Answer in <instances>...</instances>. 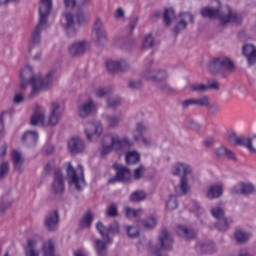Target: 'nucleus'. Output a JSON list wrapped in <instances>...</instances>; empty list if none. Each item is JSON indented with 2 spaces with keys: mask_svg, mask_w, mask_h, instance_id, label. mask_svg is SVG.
Instances as JSON below:
<instances>
[{
  "mask_svg": "<svg viewBox=\"0 0 256 256\" xmlns=\"http://www.w3.org/2000/svg\"><path fill=\"white\" fill-rule=\"evenodd\" d=\"M23 101H25V98L23 97V95H21V94H16V95L14 96V103L19 104V103H23Z\"/></svg>",
  "mask_w": 256,
  "mask_h": 256,
  "instance_id": "nucleus-64",
  "label": "nucleus"
},
{
  "mask_svg": "<svg viewBox=\"0 0 256 256\" xmlns=\"http://www.w3.org/2000/svg\"><path fill=\"white\" fill-rule=\"evenodd\" d=\"M92 39L101 47L107 43V32L105 31V26L103 25V20L97 18L94 22V26L92 29Z\"/></svg>",
  "mask_w": 256,
  "mask_h": 256,
  "instance_id": "nucleus-9",
  "label": "nucleus"
},
{
  "mask_svg": "<svg viewBox=\"0 0 256 256\" xmlns=\"http://www.w3.org/2000/svg\"><path fill=\"white\" fill-rule=\"evenodd\" d=\"M144 79H147L148 81H152L154 83L155 87L157 89H160V91H163V93H173V88L167 85V71L157 69V70H151L147 69L143 73Z\"/></svg>",
  "mask_w": 256,
  "mask_h": 256,
  "instance_id": "nucleus-5",
  "label": "nucleus"
},
{
  "mask_svg": "<svg viewBox=\"0 0 256 256\" xmlns=\"http://www.w3.org/2000/svg\"><path fill=\"white\" fill-rule=\"evenodd\" d=\"M138 23H139V17H135L132 20H130L129 27H130L131 31H133V29H135V27H137Z\"/></svg>",
  "mask_w": 256,
  "mask_h": 256,
  "instance_id": "nucleus-63",
  "label": "nucleus"
},
{
  "mask_svg": "<svg viewBox=\"0 0 256 256\" xmlns=\"http://www.w3.org/2000/svg\"><path fill=\"white\" fill-rule=\"evenodd\" d=\"M106 123L108 127H110L111 129H115L116 127H119V124L121 123V116L107 115Z\"/></svg>",
  "mask_w": 256,
  "mask_h": 256,
  "instance_id": "nucleus-40",
  "label": "nucleus"
},
{
  "mask_svg": "<svg viewBox=\"0 0 256 256\" xmlns=\"http://www.w3.org/2000/svg\"><path fill=\"white\" fill-rule=\"evenodd\" d=\"M208 71L213 75H217V73H219L225 79L235 71V64L229 57L216 58L209 63Z\"/></svg>",
  "mask_w": 256,
  "mask_h": 256,
  "instance_id": "nucleus-6",
  "label": "nucleus"
},
{
  "mask_svg": "<svg viewBox=\"0 0 256 256\" xmlns=\"http://www.w3.org/2000/svg\"><path fill=\"white\" fill-rule=\"evenodd\" d=\"M216 155L217 157H225V155H227V148L224 146L219 147L216 149Z\"/></svg>",
  "mask_w": 256,
  "mask_h": 256,
  "instance_id": "nucleus-60",
  "label": "nucleus"
},
{
  "mask_svg": "<svg viewBox=\"0 0 256 256\" xmlns=\"http://www.w3.org/2000/svg\"><path fill=\"white\" fill-rule=\"evenodd\" d=\"M223 195V186L221 184L213 185L209 188L206 197L207 199H219Z\"/></svg>",
  "mask_w": 256,
  "mask_h": 256,
  "instance_id": "nucleus-31",
  "label": "nucleus"
},
{
  "mask_svg": "<svg viewBox=\"0 0 256 256\" xmlns=\"http://www.w3.org/2000/svg\"><path fill=\"white\" fill-rule=\"evenodd\" d=\"M39 139V134L35 131H26L22 136V141L28 147H33L37 145V141Z\"/></svg>",
  "mask_w": 256,
  "mask_h": 256,
  "instance_id": "nucleus-29",
  "label": "nucleus"
},
{
  "mask_svg": "<svg viewBox=\"0 0 256 256\" xmlns=\"http://www.w3.org/2000/svg\"><path fill=\"white\" fill-rule=\"evenodd\" d=\"M88 43L85 40L74 42L69 47V53L72 55V57H79L80 55H83L85 51H87Z\"/></svg>",
  "mask_w": 256,
  "mask_h": 256,
  "instance_id": "nucleus-21",
  "label": "nucleus"
},
{
  "mask_svg": "<svg viewBox=\"0 0 256 256\" xmlns=\"http://www.w3.org/2000/svg\"><path fill=\"white\" fill-rule=\"evenodd\" d=\"M193 105L195 107H207V105H209V96L204 95L198 98H190L182 102L183 109H187Z\"/></svg>",
  "mask_w": 256,
  "mask_h": 256,
  "instance_id": "nucleus-17",
  "label": "nucleus"
},
{
  "mask_svg": "<svg viewBox=\"0 0 256 256\" xmlns=\"http://www.w3.org/2000/svg\"><path fill=\"white\" fill-rule=\"evenodd\" d=\"M59 223V213L57 211L51 212L45 218V225H57Z\"/></svg>",
  "mask_w": 256,
  "mask_h": 256,
  "instance_id": "nucleus-43",
  "label": "nucleus"
},
{
  "mask_svg": "<svg viewBox=\"0 0 256 256\" xmlns=\"http://www.w3.org/2000/svg\"><path fill=\"white\" fill-rule=\"evenodd\" d=\"M68 149L70 153H73L75 155L77 153H81L83 149H85V144L83 143V140H81V138H72L68 142Z\"/></svg>",
  "mask_w": 256,
  "mask_h": 256,
  "instance_id": "nucleus-27",
  "label": "nucleus"
},
{
  "mask_svg": "<svg viewBox=\"0 0 256 256\" xmlns=\"http://www.w3.org/2000/svg\"><path fill=\"white\" fill-rule=\"evenodd\" d=\"M243 55L246 56L249 65L256 63V48L252 44H246L242 48Z\"/></svg>",
  "mask_w": 256,
  "mask_h": 256,
  "instance_id": "nucleus-26",
  "label": "nucleus"
},
{
  "mask_svg": "<svg viewBox=\"0 0 256 256\" xmlns=\"http://www.w3.org/2000/svg\"><path fill=\"white\" fill-rule=\"evenodd\" d=\"M179 207V200H177V195H169L168 199L166 200V209L169 211H173Z\"/></svg>",
  "mask_w": 256,
  "mask_h": 256,
  "instance_id": "nucleus-41",
  "label": "nucleus"
},
{
  "mask_svg": "<svg viewBox=\"0 0 256 256\" xmlns=\"http://www.w3.org/2000/svg\"><path fill=\"white\" fill-rule=\"evenodd\" d=\"M124 213L128 219H135V217H141V215H143V210L141 208L133 209L126 206L124 207Z\"/></svg>",
  "mask_w": 256,
  "mask_h": 256,
  "instance_id": "nucleus-38",
  "label": "nucleus"
},
{
  "mask_svg": "<svg viewBox=\"0 0 256 256\" xmlns=\"http://www.w3.org/2000/svg\"><path fill=\"white\" fill-rule=\"evenodd\" d=\"M95 219V214H93V211L88 210L80 220L81 225H91L93 223V220Z\"/></svg>",
  "mask_w": 256,
  "mask_h": 256,
  "instance_id": "nucleus-45",
  "label": "nucleus"
},
{
  "mask_svg": "<svg viewBox=\"0 0 256 256\" xmlns=\"http://www.w3.org/2000/svg\"><path fill=\"white\" fill-rule=\"evenodd\" d=\"M52 193L61 197L65 193V177L63 172L58 170L54 173V180L52 182Z\"/></svg>",
  "mask_w": 256,
  "mask_h": 256,
  "instance_id": "nucleus-13",
  "label": "nucleus"
},
{
  "mask_svg": "<svg viewBox=\"0 0 256 256\" xmlns=\"http://www.w3.org/2000/svg\"><path fill=\"white\" fill-rule=\"evenodd\" d=\"M105 214L107 217H117L119 215L117 204L111 203L110 205H108Z\"/></svg>",
  "mask_w": 256,
  "mask_h": 256,
  "instance_id": "nucleus-47",
  "label": "nucleus"
},
{
  "mask_svg": "<svg viewBox=\"0 0 256 256\" xmlns=\"http://www.w3.org/2000/svg\"><path fill=\"white\" fill-rule=\"evenodd\" d=\"M147 125L143 124V122H138L136 124V128L133 131V138L138 142L142 143V145H145L146 147H149L151 145V142L143 136V133H147L148 131Z\"/></svg>",
  "mask_w": 256,
  "mask_h": 256,
  "instance_id": "nucleus-14",
  "label": "nucleus"
},
{
  "mask_svg": "<svg viewBox=\"0 0 256 256\" xmlns=\"http://www.w3.org/2000/svg\"><path fill=\"white\" fill-rule=\"evenodd\" d=\"M122 100L119 97H111L108 98L107 100V105L108 107H111L112 109H115V107H119V105H121Z\"/></svg>",
  "mask_w": 256,
  "mask_h": 256,
  "instance_id": "nucleus-53",
  "label": "nucleus"
},
{
  "mask_svg": "<svg viewBox=\"0 0 256 256\" xmlns=\"http://www.w3.org/2000/svg\"><path fill=\"white\" fill-rule=\"evenodd\" d=\"M143 175H145V167L143 165H140L138 168L134 169L133 179L135 181L143 179Z\"/></svg>",
  "mask_w": 256,
  "mask_h": 256,
  "instance_id": "nucleus-52",
  "label": "nucleus"
},
{
  "mask_svg": "<svg viewBox=\"0 0 256 256\" xmlns=\"http://www.w3.org/2000/svg\"><path fill=\"white\" fill-rule=\"evenodd\" d=\"M125 161L128 165H136L141 161V154L137 151H129L126 153Z\"/></svg>",
  "mask_w": 256,
  "mask_h": 256,
  "instance_id": "nucleus-35",
  "label": "nucleus"
},
{
  "mask_svg": "<svg viewBox=\"0 0 256 256\" xmlns=\"http://www.w3.org/2000/svg\"><path fill=\"white\" fill-rule=\"evenodd\" d=\"M128 237L130 238H135V237H139L140 233H141V228L139 227V225H132V226H128L126 228Z\"/></svg>",
  "mask_w": 256,
  "mask_h": 256,
  "instance_id": "nucleus-46",
  "label": "nucleus"
},
{
  "mask_svg": "<svg viewBox=\"0 0 256 256\" xmlns=\"http://www.w3.org/2000/svg\"><path fill=\"white\" fill-rule=\"evenodd\" d=\"M60 106L57 102L52 103V112L48 119V125H52L55 127L57 123H59V119H61V111L59 110Z\"/></svg>",
  "mask_w": 256,
  "mask_h": 256,
  "instance_id": "nucleus-28",
  "label": "nucleus"
},
{
  "mask_svg": "<svg viewBox=\"0 0 256 256\" xmlns=\"http://www.w3.org/2000/svg\"><path fill=\"white\" fill-rule=\"evenodd\" d=\"M227 13L221 11V8H213V7H203L200 10V15L204 19H215L217 18L221 25H227L229 23H235L236 25H240L242 23L243 18L241 15L237 13H233L230 6H226Z\"/></svg>",
  "mask_w": 256,
  "mask_h": 256,
  "instance_id": "nucleus-2",
  "label": "nucleus"
},
{
  "mask_svg": "<svg viewBox=\"0 0 256 256\" xmlns=\"http://www.w3.org/2000/svg\"><path fill=\"white\" fill-rule=\"evenodd\" d=\"M30 123L33 126L43 125V123H45V114L39 111L34 112L31 117Z\"/></svg>",
  "mask_w": 256,
  "mask_h": 256,
  "instance_id": "nucleus-39",
  "label": "nucleus"
},
{
  "mask_svg": "<svg viewBox=\"0 0 256 256\" xmlns=\"http://www.w3.org/2000/svg\"><path fill=\"white\" fill-rule=\"evenodd\" d=\"M129 89H141L143 87V82L141 80H130L128 83Z\"/></svg>",
  "mask_w": 256,
  "mask_h": 256,
  "instance_id": "nucleus-56",
  "label": "nucleus"
},
{
  "mask_svg": "<svg viewBox=\"0 0 256 256\" xmlns=\"http://www.w3.org/2000/svg\"><path fill=\"white\" fill-rule=\"evenodd\" d=\"M195 248L198 253L207 255H213V253L217 252V246L212 241H199Z\"/></svg>",
  "mask_w": 256,
  "mask_h": 256,
  "instance_id": "nucleus-19",
  "label": "nucleus"
},
{
  "mask_svg": "<svg viewBox=\"0 0 256 256\" xmlns=\"http://www.w3.org/2000/svg\"><path fill=\"white\" fill-rule=\"evenodd\" d=\"M175 17H176L175 9H173L172 7L166 8L164 10L163 21H164L166 27H169V25H171V23H173V19H175Z\"/></svg>",
  "mask_w": 256,
  "mask_h": 256,
  "instance_id": "nucleus-36",
  "label": "nucleus"
},
{
  "mask_svg": "<svg viewBox=\"0 0 256 256\" xmlns=\"http://www.w3.org/2000/svg\"><path fill=\"white\" fill-rule=\"evenodd\" d=\"M11 159L14 165V169L18 171V173H21L23 171V163H25V160L23 159V155H21V152L14 150L11 154Z\"/></svg>",
  "mask_w": 256,
  "mask_h": 256,
  "instance_id": "nucleus-30",
  "label": "nucleus"
},
{
  "mask_svg": "<svg viewBox=\"0 0 256 256\" xmlns=\"http://www.w3.org/2000/svg\"><path fill=\"white\" fill-rule=\"evenodd\" d=\"M9 175V162L0 164V181H3Z\"/></svg>",
  "mask_w": 256,
  "mask_h": 256,
  "instance_id": "nucleus-51",
  "label": "nucleus"
},
{
  "mask_svg": "<svg viewBox=\"0 0 256 256\" xmlns=\"http://www.w3.org/2000/svg\"><path fill=\"white\" fill-rule=\"evenodd\" d=\"M206 107H208V115H210V117H217L219 113H221V105L217 102L211 103L210 98H208V105H206Z\"/></svg>",
  "mask_w": 256,
  "mask_h": 256,
  "instance_id": "nucleus-34",
  "label": "nucleus"
},
{
  "mask_svg": "<svg viewBox=\"0 0 256 256\" xmlns=\"http://www.w3.org/2000/svg\"><path fill=\"white\" fill-rule=\"evenodd\" d=\"M111 95V90L109 88H98L96 90V97L102 99V97H109Z\"/></svg>",
  "mask_w": 256,
  "mask_h": 256,
  "instance_id": "nucleus-54",
  "label": "nucleus"
},
{
  "mask_svg": "<svg viewBox=\"0 0 256 256\" xmlns=\"http://www.w3.org/2000/svg\"><path fill=\"white\" fill-rule=\"evenodd\" d=\"M190 91L193 93H206V91H209V87L205 84H191Z\"/></svg>",
  "mask_w": 256,
  "mask_h": 256,
  "instance_id": "nucleus-50",
  "label": "nucleus"
},
{
  "mask_svg": "<svg viewBox=\"0 0 256 256\" xmlns=\"http://www.w3.org/2000/svg\"><path fill=\"white\" fill-rule=\"evenodd\" d=\"M234 239H235L236 243L243 245V243H247V241H249V239H251V234L249 232H245L243 230H237L234 233Z\"/></svg>",
  "mask_w": 256,
  "mask_h": 256,
  "instance_id": "nucleus-33",
  "label": "nucleus"
},
{
  "mask_svg": "<svg viewBox=\"0 0 256 256\" xmlns=\"http://www.w3.org/2000/svg\"><path fill=\"white\" fill-rule=\"evenodd\" d=\"M5 155H7V144L0 142V157H5Z\"/></svg>",
  "mask_w": 256,
  "mask_h": 256,
  "instance_id": "nucleus-62",
  "label": "nucleus"
},
{
  "mask_svg": "<svg viewBox=\"0 0 256 256\" xmlns=\"http://www.w3.org/2000/svg\"><path fill=\"white\" fill-rule=\"evenodd\" d=\"M192 171L193 169L187 163L178 162L173 165L171 170L172 175H174L175 177H179V175H181L182 173V176L180 178V187L175 188L176 195L178 197H181L182 195H187V193H189L191 187L189 186V179L187 178V175H191Z\"/></svg>",
  "mask_w": 256,
  "mask_h": 256,
  "instance_id": "nucleus-4",
  "label": "nucleus"
},
{
  "mask_svg": "<svg viewBox=\"0 0 256 256\" xmlns=\"http://www.w3.org/2000/svg\"><path fill=\"white\" fill-rule=\"evenodd\" d=\"M238 145L240 147H246V149H248V151H250V153L253 150V140H252V138L245 137V136H240V140L238 142Z\"/></svg>",
  "mask_w": 256,
  "mask_h": 256,
  "instance_id": "nucleus-44",
  "label": "nucleus"
},
{
  "mask_svg": "<svg viewBox=\"0 0 256 256\" xmlns=\"http://www.w3.org/2000/svg\"><path fill=\"white\" fill-rule=\"evenodd\" d=\"M113 151V146L112 145H107V146H103L101 149V155L105 156V155H109V153Z\"/></svg>",
  "mask_w": 256,
  "mask_h": 256,
  "instance_id": "nucleus-61",
  "label": "nucleus"
},
{
  "mask_svg": "<svg viewBox=\"0 0 256 256\" xmlns=\"http://www.w3.org/2000/svg\"><path fill=\"white\" fill-rule=\"evenodd\" d=\"M96 109H97V105L95 104V102L93 100L84 102L78 107L79 117H81L82 119H85V118L89 117V115H91V113L96 111Z\"/></svg>",
  "mask_w": 256,
  "mask_h": 256,
  "instance_id": "nucleus-20",
  "label": "nucleus"
},
{
  "mask_svg": "<svg viewBox=\"0 0 256 256\" xmlns=\"http://www.w3.org/2000/svg\"><path fill=\"white\" fill-rule=\"evenodd\" d=\"M114 19H125V10L123 8H117L114 12Z\"/></svg>",
  "mask_w": 256,
  "mask_h": 256,
  "instance_id": "nucleus-57",
  "label": "nucleus"
},
{
  "mask_svg": "<svg viewBox=\"0 0 256 256\" xmlns=\"http://www.w3.org/2000/svg\"><path fill=\"white\" fill-rule=\"evenodd\" d=\"M208 90L213 89L214 91H219V82L217 80H212L207 85Z\"/></svg>",
  "mask_w": 256,
  "mask_h": 256,
  "instance_id": "nucleus-59",
  "label": "nucleus"
},
{
  "mask_svg": "<svg viewBox=\"0 0 256 256\" xmlns=\"http://www.w3.org/2000/svg\"><path fill=\"white\" fill-rule=\"evenodd\" d=\"M145 199H147V194L141 190H137L130 195L132 203H139L140 201H145Z\"/></svg>",
  "mask_w": 256,
  "mask_h": 256,
  "instance_id": "nucleus-42",
  "label": "nucleus"
},
{
  "mask_svg": "<svg viewBox=\"0 0 256 256\" xmlns=\"http://www.w3.org/2000/svg\"><path fill=\"white\" fill-rule=\"evenodd\" d=\"M113 167L116 171V174L114 177L108 180L110 184L127 183L131 179V170L129 168L119 164H114Z\"/></svg>",
  "mask_w": 256,
  "mask_h": 256,
  "instance_id": "nucleus-10",
  "label": "nucleus"
},
{
  "mask_svg": "<svg viewBox=\"0 0 256 256\" xmlns=\"http://www.w3.org/2000/svg\"><path fill=\"white\" fill-rule=\"evenodd\" d=\"M75 14L67 12L64 14V20L62 21V28L64 29L68 37H75L77 35V22Z\"/></svg>",
  "mask_w": 256,
  "mask_h": 256,
  "instance_id": "nucleus-11",
  "label": "nucleus"
},
{
  "mask_svg": "<svg viewBox=\"0 0 256 256\" xmlns=\"http://www.w3.org/2000/svg\"><path fill=\"white\" fill-rule=\"evenodd\" d=\"M106 67L110 73H117L118 71L125 73V71H129V64L125 60H121V61L108 60L106 62Z\"/></svg>",
  "mask_w": 256,
  "mask_h": 256,
  "instance_id": "nucleus-16",
  "label": "nucleus"
},
{
  "mask_svg": "<svg viewBox=\"0 0 256 256\" xmlns=\"http://www.w3.org/2000/svg\"><path fill=\"white\" fill-rule=\"evenodd\" d=\"M154 45H155V38H153V35L151 34L146 35L142 43L143 49H152Z\"/></svg>",
  "mask_w": 256,
  "mask_h": 256,
  "instance_id": "nucleus-49",
  "label": "nucleus"
},
{
  "mask_svg": "<svg viewBox=\"0 0 256 256\" xmlns=\"http://www.w3.org/2000/svg\"><path fill=\"white\" fill-rule=\"evenodd\" d=\"M110 141H111L112 149H115L116 151H119L124 147H131V145H133V142H131L129 138L119 139V136H111Z\"/></svg>",
  "mask_w": 256,
  "mask_h": 256,
  "instance_id": "nucleus-23",
  "label": "nucleus"
},
{
  "mask_svg": "<svg viewBox=\"0 0 256 256\" xmlns=\"http://www.w3.org/2000/svg\"><path fill=\"white\" fill-rule=\"evenodd\" d=\"M97 231L101 235L102 239H96L94 241V251L97 256H107L109 255V250L107 249V245H111L113 243L114 235L119 233L118 225H97Z\"/></svg>",
  "mask_w": 256,
  "mask_h": 256,
  "instance_id": "nucleus-3",
  "label": "nucleus"
},
{
  "mask_svg": "<svg viewBox=\"0 0 256 256\" xmlns=\"http://www.w3.org/2000/svg\"><path fill=\"white\" fill-rule=\"evenodd\" d=\"M254 192H255V186H253V184L251 183H245V182H240L236 184L231 190V193L233 195H239V193L241 195H252V193Z\"/></svg>",
  "mask_w": 256,
  "mask_h": 256,
  "instance_id": "nucleus-18",
  "label": "nucleus"
},
{
  "mask_svg": "<svg viewBox=\"0 0 256 256\" xmlns=\"http://www.w3.org/2000/svg\"><path fill=\"white\" fill-rule=\"evenodd\" d=\"M53 77H55V71H50L45 78H42L39 74L35 75L33 73V68L31 66H26L20 72L21 91H25L29 85H32V91L28 98L33 99L39 91H47V89L51 87L53 84Z\"/></svg>",
  "mask_w": 256,
  "mask_h": 256,
  "instance_id": "nucleus-1",
  "label": "nucleus"
},
{
  "mask_svg": "<svg viewBox=\"0 0 256 256\" xmlns=\"http://www.w3.org/2000/svg\"><path fill=\"white\" fill-rule=\"evenodd\" d=\"M240 138L241 136H238L237 133L232 132L228 137V141L230 145H239Z\"/></svg>",
  "mask_w": 256,
  "mask_h": 256,
  "instance_id": "nucleus-55",
  "label": "nucleus"
},
{
  "mask_svg": "<svg viewBox=\"0 0 256 256\" xmlns=\"http://www.w3.org/2000/svg\"><path fill=\"white\" fill-rule=\"evenodd\" d=\"M101 133H103V126L101 125V122H93L86 124L85 135L88 141H93V139H97V137H99Z\"/></svg>",
  "mask_w": 256,
  "mask_h": 256,
  "instance_id": "nucleus-15",
  "label": "nucleus"
},
{
  "mask_svg": "<svg viewBox=\"0 0 256 256\" xmlns=\"http://www.w3.org/2000/svg\"><path fill=\"white\" fill-rule=\"evenodd\" d=\"M43 4L41 7H39V23L35 27L33 33H32V43L34 45H39L41 43V31L47 27V21H49V9L50 4H48L49 0H43Z\"/></svg>",
  "mask_w": 256,
  "mask_h": 256,
  "instance_id": "nucleus-7",
  "label": "nucleus"
},
{
  "mask_svg": "<svg viewBox=\"0 0 256 256\" xmlns=\"http://www.w3.org/2000/svg\"><path fill=\"white\" fill-rule=\"evenodd\" d=\"M44 256H57L55 254V242L50 239L43 245Z\"/></svg>",
  "mask_w": 256,
  "mask_h": 256,
  "instance_id": "nucleus-37",
  "label": "nucleus"
},
{
  "mask_svg": "<svg viewBox=\"0 0 256 256\" xmlns=\"http://www.w3.org/2000/svg\"><path fill=\"white\" fill-rule=\"evenodd\" d=\"M37 247V240L28 239L27 246L25 248V256H39V251L35 249Z\"/></svg>",
  "mask_w": 256,
  "mask_h": 256,
  "instance_id": "nucleus-32",
  "label": "nucleus"
},
{
  "mask_svg": "<svg viewBox=\"0 0 256 256\" xmlns=\"http://www.w3.org/2000/svg\"><path fill=\"white\" fill-rule=\"evenodd\" d=\"M74 16L78 25H85V23L89 22V16L81 10L77 14H74Z\"/></svg>",
  "mask_w": 256,
  "mask_h": 256,
  "instance_id": "nucleus-48",
  "label": "nucleus"
},
{
  "mask_svg": "<svg viewBox=\"0 0 256 256\" xmlns=\"http://www.w3.org/2000/svg\"><path fill=\"white\" fill-rule=\"evenodd\" d=\"M211 214L215 217V219H218V221H221V223H223V225L233 224V218L225 217V211L221 207L212 208Z\"/></svg>",
  "mask_w": 256,
  "mask_h": 256,
  "instance_id": "nucleus-24",
  "label": "nucleus"
},
{
  "mask_svg": "<svg viewBox=\"0 0 256 256\" xmlns=\"http://www.w3.org/2000/svg\"><path fill=\"white\" fill-rule=\"evenodd\" d=\"M92 2L93 0H64V5L66 9H78V11H81L89 7Z\"/></svg>",
  "mask_w": 256,
  "mask_h": 256,
  "instance_id": "nucleus-22",
  "label": "nucleus"
},
{
  "mask_svg": "<svg viewBox=\"0 0 256 256\" xmlns=\"http://www.w3.org/2000/svg\"><path fill=\"white\" fill-rule=\"evenodd\" d=\"M158 218L156 216H149L145 220V225H157Z\"/></svg>",
  "mask_w": 256,
  "mask_h": 256,
  "instance_id": "nucleus-58",
  "label": "nucleus"
},
{
  "mask_svg": "<svg viewBox=\"0 0 256 256\" xmlns=\"http://www.w3.org/2000/svg\"><path fill=\"white\" fill-rule=\"evenodd\" d=\"M176 233L179 237H183L187 241L195 239L197 232L195 230L188 228L185 225H179L176 227Z\"/></svg>",
  "mask_w": 256,
  "mask_h": 256,
  "instance_id": "nucleus-25",
  "label": "nucleus"
},
{
  "mask_svg": "<svg viewBox=\"0 0 256 256\" xmlns=\"http://www.w3.org/2000/svg\"><path fill=\"white\" fill-rule=\"evenodd\" d=\"M66 173V179L69 185H74L77 191H81V185L85 183L83 166L78 165V167L75 169L73 165H71V162H69Z\"/></svg>",
  "mask_w": 256,
  "mask_h": 256,
  "instance_id": "nucleus-8",
  "label": "nucleus"
},
{
  "mask_svg": "<svg viewBox=\"0 0 256 256\" xmlns=\"http://www.w3.org/2000/svg\"><path fill=\"white\" fill-rule=\"evenodd\" d=\"M179 17L180 21H178L172 29L174 35H179L181 31H185V29H187V20L189 23H195V17L191 12H180Z\"/></svg>",
  "mask_w": 256,
  "mask_h": 256,
  "instance_id": "nucleus-12",
  "label": "nucleus"
}]
</instances>
